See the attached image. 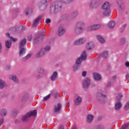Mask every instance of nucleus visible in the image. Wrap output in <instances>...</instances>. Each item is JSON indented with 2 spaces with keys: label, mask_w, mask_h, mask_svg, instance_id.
I'll use <instances>...</instances> for the list:
<instances>
[{
  "label": "nucleus",
  "mask_w": 129,
  "mask_h": 129,
  "mask_svg": "<svg viewBox=\"0 0 129 129\" xmlns=\"http://www.w3.org/2000/svg\"><path fill=\"white\" fill-rule=\"evenodd\" d=\"M86 48L88 50H91L92 49H93V48H94V43L93 42H90L88 43L86 45Z\"/></svg>",
  "instance_id": "15"
},
{
  "label": "nucleus",
  "mask_w": 129,
  "mask_h": 129,
  "mask_svg": "<svg viewBox=\"0 0 129 129\" xmlns=\"http://www.w3.org/2000/svg\"><path fill=\"white\" fill-rule=\"evenodd\" d=\"M42 19V17L41 16H38L37 18H36L33 21V23L32 24V27H35L37 26L38 23H39V21L40 20Z\"/></svg>",
  "instance_id": "11"
},
{
  "label": "nucleus",
  "mask_w": 129,
  "mask_h": 129,
  "mask_svg": "<svg viewBox=\"0 0 129 129\" xmlns=\"http://www.w3.org/2000/svg\"><path fill=\"white\" fill-rule=\"evenodd\" d=\"M2 49H3V45L2 42H0V54L2 53Z\"/></svg>",
  "instance_id": "48"
},
{
  "label": "nucleus",
  "mask_w": 129,
  "mask_h": 129,
  "mask_svg": "<svg viewBox=\"0 0 129 129\" xmlns=\"http://www.w3.org/2000/svg\"><path fill=\"white\" fill-rule=\"evenodd\" d=\"M51 96V94H48L46 96L44 97L43 99V101H46V100H48L50 98V97Z\"/></svg>",
  "instance_id": "35"
},
{
  "label": "nucleus",
  "mask_w": 129,
  "mask_h": 129,
  "mask_svg": "<svg viewBox=\"0 0 129 129\" xmlns=\"http://www.w3.org/2000/svg\"><path fill=\"white\" fill-rule=\"evenodd\" d=\"M11 40H12V41H13V42H16L17 41V39L16 38H12V37H10Z\"/></svg>",
  "instance_id": "49"
},
{
  "label": "nucleus",
  "mask_w": 129,
  "mask_h": 129,
  "mask_svg": "<svg viewBox=\"0 0 129 129\" xmlns=\"http://www.w3.org/2000/svg\"><path fill=\"white\" fill-rule=\"evenodd\" d=\"M33 14V10L32 8H28L25 10V15L28 16V15H31Z\"/></svg>",
  "instance_id": "24"
},
{
  "label": "nucleus",
  "mask_w": 129,
  "mask_h": 129,
  "mask_svg": "<svg viewBox=\"0 0 129 129\" xmlns=\"http://www.w3.org/2000/svg\"><path fill=\"white\" fill-rule=\"evenodd\" d=\"M116 3L119 8H120V9H121V5H122V4H123V3L122 2V1L117 0Z\"/></svg>",
  "instance_id": "32"
},
{
  "label": "nucleus",
  "mask_w": 129,
  "mask_h": 129,
  "mask_svg": "<svg viewBox=\"0 0 129 129\" xmlns=\"http://www.w3.org/2000/svg\"><path fill=\"white\" fill-rule=\"evenodd\" d=\"M44 49H41L39 52H37L36 55V57L37 58H41V57H43L44 55H45V52H44Z\"/></svg>",
  "instance_id": "14"
},
{
  "label": "nucleus",
  "mask_w": 129,
  "mask_h": 129,
  "mask_svg": "<svg viewBox=\"0 0 129 129\" xmlns=\"http://www.w3.org/2000/svg\"><path fill=\"white\" fill-rule=\"evenodd\" d=\"M82 102V98L80 96H78L75 100V105H80Z\"/></svg>",
  "instance_id": "12"
},
{
  "label": "nucleus",
  "mask_w": 129,
  "mask_h": 129,
  "mask_svg": "<svg viewBox=\"0 0 129 129\" xmlns=\"http://www.w3.org/2000/svg\"><path fill=\"white\" fill-rule=\"evenodd\" d=\"M58 129H64V127L63 126H60Z\"/></svg>",
  "instance_id": "56"
},
{
  "label": "nucleus",
  "mask_w": 129,
  "mask_h": 129,
  "mask_svg": "<svg viewBox=\"0 0 129 129\" xmlns=\"http://www.w3.org/2000/svg\"><path fill=\"white\" fill-rule=\"evenodd\" d=\"M38 72L40 74H44V70L41 68L38 69Z\"/></svg>",
  "instance_id": "40"
},
{
  "label": "nucleus",
  "mask_w": 129,
  "mask_h": 129,
  "mask_svg": "<svg viewBox=\"0 0 129 129\" xmlns=\"http://www.w3.org/2000/svg\"><path fill=\"white\" fill-rule=\"evenodd\" d=\"M117 77V76L116 75H114L112 77V79H113V80H115V79Z\"/></svg>",
  "instance_id": "53"
},
{
  "label": "nucleus",
  "mask_w": 129,
  "mask_h": 129,
  "mask_svg": "<svg viewBox=\"0 0 129 129\" xmlns=\"http://www.w3.org/2000/svg\"><path fill=\"white\" fill-rule=\"evenodd\" d=\"M61 107H62V106L60 103H58L56 105H55L53 109L54 112H59L61 109Z\"/></svg>",
  "instance_id": "13"
},
{
  "label": "nucleus",
  "mask_w": 129,
  "mask_h": 129,
  "mask_svg": "<svg viewBox=\"0 0 129 129\" xmlns=\"http://www.w3.org/2000/svg\"><path fill=\"white\" fill-rule=\"evenodd\" d=\"M86 41V38H81L78 40H77L75 43L74 45H81V44H83L84 42Z\"/></svg>",
  "instance_id": "9"
},
{
  "label": "nucleus",
  "mask_w": 129,
  "mask_h": 129,
  "mask_svg": "<svg viewBox=\"0 0 129 129\" xmlns=\"http://www.w3.org/2000/svg\"><path fill=\"white\" fill-rule=\"evenodd\" d=\"M28 98H29V95H28V94H25L22 97V101L23 102H25V101L28 100Z\"/></svg>",
  "instance_id": "31"
},
{
  "label": "nucleus",
  "mask_w": 129,
  "mask_h": 129,
  "mask_svg": "<svg viewBox=\"0 0 129 129\" xmlns=\"http://www.w3.org/2000/svg\"><path fill=\"white\" fill-rule=\"evenodd\" d=\"M125 66H126V67H129V62L128 61H126L125 63Z\"/></svg>",
  "instance_id": "51"
},
{
  "label": "nucleus",
  "mask_w": 129,
  "mask_h": 129,
  "mask_svg": "<svg viewBox=\"0 0 129 129\" xmlns=\"http://www.w3.org/2000/svg\"><path fill=\"white\" fill-rule=\"evenodd\" d=\"M26 43H27V39H26V38H24L21 40L19 43V49H21V48L24 47V46L26 45Z\"/></svg>",
  "instance_id": "19"
},
{
  "label": "nucleus",
  "mask_w": 129,
  "mask_h": 129,
  "mask_svg": "<svg viewBox=\"0 0 129 129\" xmlns=\"http://www.w3.org/2000/svg\"><path fill=\"white\" fill-rule=\"evenodd\" d=\"M101 25L100 24H95L88 26L87 28V30L88 32H91V31H97L99 29H100Z\"/></svg>",
  "instance_id": "6"
},
{
  "label": "nucleus",
  "mask_w": 129,
  "mask_h": 129,
  "mask_svg": "<svg viewBox=\"0 0 129 129\" xmlns=\"http://www.w3.org/2000/svg\"><path fill=\"white\" fill-rule=\"evenodd\" d=\"M32 39H33V37H32V35H29L28 38H27V40L28 41H29V42L32 41Z\"/></svg>",
  "instance_id": "42"
},
{
  "label": "nucleus",
  "mask_w": 129,
  "mask_h": 129,
  "mask_svg": "<svg viewBox=\"0 0 129 129\" xmlns=\"http://www.w3.org/2000/svg\"><path fill=\"white\" fill-rule=\"evenodd\" d=\"M100 56L101 57H102V58H106L107 57H108V51L106 50L103 51L100 54Z\"/></svg>",
  "instance_id": "23"
},
{
  "label": "nucleus",
  "mask_w": 129,
  "mask_h": 129,
  "mask_svg": "<svg viewBox=\"0 0 129 129\" xmlns=\"http://www.w3.org/2000/svg\"><path fill=\"white\" fill-rule=\"evenodd\" d=\"M128 78H129V75L127 74L125 76V79H128Z\"/></svg>",
  "instance_id": "54"
},
{
  "label": "nucleus",
  "mask_w": 129,
  "mask_h": 129,
  "mask_svg": "<svg viewBox=\"0 0 129 129\" xmlns=\"http://www.w3.org/2000/svg\"><path fill=\"white\" fill-rule=\"evenodd\" d=\"M109 8H110V4H109V3L108 2H105L102 5V10H103V11H106V12H107V13L105 12V11L103 12V15H104V16H107L110 15V9H109Z\"/></svg>",
  "instance_id": "3"
},
{
  "label": "nucleus",
  "mask_w": 129,
  "mask_h": 129,
  "mask_svg": "<svg viewBox=\"0 0 129 129\" xmlns=\"http://www.w3.org/2000/svg\"><path fill=\"white\" fill-rule=\"evenodd\" d=\"M110 86H111V83L108 82V84H107V87H110Z\"/></svg>",
  "instance_id": "50"
},
{
  "label": "nucleus",
  "mask_w": 129,
  "mask_h": 129,
  "mask_svg": "<svg viewBox=\"0 0 129 129\" xmlns=\"http://www.w3.org/2000/svg\"><path fill=\"white\" fill-rule=\"evenodd\" d=\"M41 77H42V76L41 75L37 76V78H41Z\"/></svg>",
  "instance_id": "58"
},
{
  "label": "nucleus",
  "mask_w": 129,
  "mask_h": 129,
  "mask_svg": "<svg viewBox=\"0 0 129 129\" xmlns=\"http://www.w3.org/2000/svg\"><path fill=\"white\" fill-rule=\"evenodd\" d=\"M89 85H90V79L89 78H86L83 81V86L84 88H88Z\"/></svg>",
  "instance_id": "7"
},
{
  "label": "nucleus",
  "mask_w": 129,
  "mask_h": 129,
  "mask_svg": "<svg viewBox=\"0 0 129 129\" xmlns=\"http://www.w3.org/2000/svg\"><path fill=\"white\" fill-rule=\"evenodd\" d=\"M5 87H6V82L2 80H0V89H3Z\"/></svg>",
  "instance_id": "28"
},
{
  "label": "nucleus",
  "mask_w": 129,
  "mask_h": 129,
  "mask_svg": "<svg viewBox=\"0 0 129 129\" xmlns=\"http://www.w3.org/2000/svg\"><path fill=\"white\" fill-rule=\"evenodd\" d=\"M92 120H93V115L91 114L88 115L87 118V121L88 122H91Z\"/></svg>",
  "instance_id": "30"
},
{
  "label": "nucleus",
  "mask_w": 129,
  "mask_h": 129,
  "mask_svg": "<svg viewBox=\"0 0 129 129\" xmlns=\"http://www.w3.org/2000/svg\"><path fill=\"white\" fill-rule=\"evenodd\" d=\"M31 116H37V110H34L23 116L22 118V121H23V122H27L28 119H29V117H31Z\"/></svg>",
  "instance_id": "2"
},
{
  "label": "nucleus",
  "mask_w": 129,
  "mask_h": 129,
  "mask_svg": "<svg viewBox=\"0 0 129 129\" xmlns=\"http://www.w3.org/2000/svg\"><path fill=\"white\" fill-rule=\"evenodd\" d=\"M96 129H104V127L103 126L99 125L96 127Z\"/></svg>",
  "instance_id": "46"
},
{
  "label": "nucleus",
  "mask_w": 129,
  "mask_h": 129,
  "mask_svg": "<svg viewBox=\"0 0 129 129\" xmlns=\"http://www.w3.org/2000/svg\"><path fill=\"white\" fill-rule=\"evenodd\" d=\"M103 12H105L106 14H107V12H106V10H103Z\"/></svg>",
  "instance_id": "59"
},
{
  "label": "nucleus",
  "mask_w": 129,
  "mask_h": 129,
  "mask_svg": "<svg viewBox=\"0 0 129 129\" xmlns=\"http://www.w3.org/2000/svg\"><path fill=\"white\" fill-rule=\"evenodd\" d=\"M50 46H46L45 48H42V50H44V53H45L46 51H50Z\"/></svg>",
  "instance_id": "37"
},
{
  "label": "nucleus",
  "mask_w": 129,
  "mask_h": 129,
  "mask_svg": "<svg viewBox=\"0 0 129 129\" xmlns=\"http://www.w3.org/2000/svg\"><path fill=\"white\" fill-rule=\"evenodd\" d=\"M115 26V23L114 22V21H110L108 24V26L110 29H112V28H113V27H114Z\"/></svg>",
  "instance_id": "29"
},
{
  "label": "nucleus",
  "mask_w": 129,
  "mask_h": 129,
  "mask_svg": "<svg viewBox=\"0 0 129 129\" xmlns=\"http://www.w3.org/2000/svg\"><path fill=\"white\" fill-rule=\"evenodd\" d=\"M57 76L58 73H57L56 72H54L52 75L50 77V80H51V81H55V80L56 79V78H57Z\"/></svg>",
  "instance_id": "21"
},
{
  "label": "nucleus",
  "mask_w": 129,
  "mask_h": 129,
  "mask_svg": "<svg viewBox=\"0 0 129 129\" xmlns=\"http://www.w3.org/2000/svg\"><path fill=\"white\" fill-rule=\"evenodd\" d=\"M6 36H7V37H9V38H11V37H10V33H7Z\"/></svg>",
  "instance_id": "55"
},
{
  "label": "nucleus",
  "mask_w": 129,
  "mask_h": 129,
  "mask_svg": "<svg viewBox=\"0 0 129 129\" xmlns=\"http://www.w3.org/2000/svg\"><path fill=\"white\" fill-rule=\"evenodd\" d=\"M5 46L6 48H8V49H10V48H11V46H12V41H9V40L6 41Z\"/></svg>",
  "instance_id": "27"
},
{
  "label": "nucleus",
  "mask_w": 129,
  "mask_h": 129,
  "mask_svg": "<svg viewBox=\"0 0 129 129\" xmlns=\"http://www.w3.org/2000/svg\"><path fill=\"white\" fill-rule=\"evenodd\" d=\"M15 122H16V123H17V122H18V120H15Z\"/></svg>",
  "instance_id": "60"
},
{
  "label": "nucleus",
  "mask_w": 129,
  "mask_h": 129,
  "mask_svg": "<svg viewBox=\"0 0 129 129\" xmlns=\"http://www.w3.org/2000/svg\"><path fill=\"white\" fill-rule=\"evenodd\" d=\"M93 77L95 80L99 81L100 79H101V76L97 73H94Z\"/></svg>",
  "instance_id": "22"
},
{
  "label": "nucleus",
  "mask_w": 129,
  "mask_h": 129,
  "mask_svg": "<svg viewBox=\"0 0 129 129\" xmlns=\"http://www.w3.org/2000/svg\"><path fill=\"white\" fill-rule=\"evenodd\" d=\"M129 109V102H127L124 106V110H127Z\"/></svg>",
  "instance_id": "39"
},
{
  "label": "nucleus",
  "mask_w": 129,
  "mask_h": 129,
  "mask_svg": "<svg viewBox=\"0 0 129 129\" xmlns=\"http://www.w3.org/2000/svg\"><path fill=\"white\" fill-rule=\"evenodd\" d=\"M80 68V66H77V64H75L73 66V70L74 71H76L77 70H78Z\"/></svg>",
  "instance_id": "36"
},
{
  "label": "nucleus",
  "mask_w": 129,
  "mask_h": 129,
  "mask_svg": "<svg viewBox=\"0 0 129 129\" xmlns=\"http://www.w3.org/2000/svg\"><path fill=\"white\" fill-rule=\"evenodd\" d=\"M42 7H44V6H42Z\"/></svg>",
  "instance_id": "61"
},
{
  "label": "nucleus",
  "mask_w": 129,
  "mask_h": 129,
  "mask_svg": "<svg viewBox=\"0 0 129 129\" xmlns=\"http://www.w3.org/2000/svg\"><path fill=\"white\" fill-rule=\"evenodd\" d=\"M3 123H4V119H2L0 120V126L1 125V124H3Z\"/></svg>",
  "instance_id": "52"
},
{
  "label": "nucleus",
  "mask_w": 129,
  "mask_h": 129,
  "mask_svg": "<svg viewBox=\"0 0 129 129\" xmlns=\"http://www.w3.org/2000/svg\"><path fill=\"white\" fill-rule=\"evenodd\" d=\"M98 6H99V4L95 1H92L90 4V7H91V8H97Z\"/></svg>",
  "instance_id": "17"
},
{
  "label": "nucleus",
  "mask_w": 129,
  "mask_h": 129,
  "mask_svg": "<svg viewBox=\"0 0 129 129\" xmlns=\"http://www.w3.org/2000/svg\"><path fill=\"white\" fill-rule=\"evenodd\" d=\"M127 124H125L124 125H123L121 127V128L120 129H125V128H127Z\"/></svg>",
  "instance_id": "41"
},
{
  "label": "nucleus",
  "mask_w": 129,
  "mask_h": 129,
  "mask_svg": "<svg viewBox=\"0 0 129 129\" xmlns=\"http://www.w3.org/2000/svg\"><path fill=\"white\" fill-rule=\"evenodd\" d=\"M65 29H64L63 27H60L58 28L57 33L59 36H62V35H64V34H65Z\"/></svg>",
  "instance_id": "16"
},
{
  "label": "nucleus",
  "mask_w": 129,
  "mask_h": 129,
  "mask_svg": "<svg viewBox=\"0 0 129 129\" xmlns=\"http://www.w3.org/2000/svg\"><path fill=\"white\" fill-rule=\"evenodd\" d=\"M45 23L46 24H49V23H51V19H46L45 20Z\"/></svg>",
  "instance_id": "44"
},
{
  "label": "nucleus",
  "mask_w": 129,
  "mask_h": 129,
  "mask_svg": "<svg viewBox=\"0 0 129 129\" xmlns=\"http://www.w3.org/2000/svg\"><path fill=\"white\" fill-rule=\"evenodd\" d=\"M125 27H126V24H123L121 27V30H122V31H123L124 29H125Z\"/></svg>",
  "instance_id": "43"
},
{
  "label": "nucleus",
  "mask_w": 129,
  "mask_h": 129,
  "mask_svg": "<svg viewBox=\"0 0 129 129\" xmlns=\"http://www.w3.org/2000/svg\"><path fill=\"white\" fill-rule=\"evenodd\" d=\"M20 50L19 51V56L20 57H23V56H24V55H25V54H26V49H25V48H22L21 47V48H20Z\"/></svg>",
  "instance_id": "20"
},
{
  "label": "nucleus",
  "mask_w": 129,
  "mask_h": 129,
  "mask_svg": "<svg viewBox=\"0 0 129 129\" xmlns=\"http://www.w3.org/2000/svg\"><path fill=\"white\" fill-rule=\"evenodd\" d=\"M87 74V73L86 71H84L82 73V76H83V77H85V76H86Z\"/></svg>",
  "instance_id": "45"
},
{
  "label": "nucleus",
  "mask_w": 129,
  "mask_h": 129,
  "mask_svg": "<svg viewBox=\"0 0 129 129\" xmlns=\"http://www.w3.org/2000/svg\"><path fill=\"white\" fill-rule=\"evenodd\" d=\"M7 113H8V111L5 109H3L0 110V115L1 116H6V115H7Z\"/></svg>",
  "instance_id": "25"
},
{
  "label": "nucleus",
  "mask_w": 129,
  "mask_h": 129,
  "mask_svg": "<svg viewBox=\"0 0 129 129\" xmlns=\"http://www.w3.org/2000/svg\"><path fill=\"white\" fill-rule=\"evenodd\" d=\"M32 56V54H28L26 56L23 58L22 59V61H26V60H28L29 58H30Z\"/></svg>",
  "instance_id": "33"
},
{
  "label": "nucleus",
  "mask_w": 129,
  "mask_h": 129,
  "mask_svg": "<svg viewBox=\"0 0 129 129\" xmlns=\"http://www.w3.org/2000/svg\"><path fill=\"white\" fill-rule=\"evenodd\" d=\"M42 39H43L42 36H40L39 37H36V38H35L34 42L35 43H38V42L42 41Z\"/></svg>",
  "instance_id": "34"
},
{
  "label": "nucleus",
  "mask_w": 129,
  "mask_h": 129,
  "mask_svg": "<svg viewBox=\"0 0 129 129\" xmlns=\"http://www.w3.org/2000/svg\"><path fill=\"white\" fill-rule=\"evenodd\" d=\"M122 97V95L121 94H118L117 95L116 100H117L118 102H117L115 104L114 108L115 110H119V109L121 108L122 105L119 101L121 100Z\"/></svg>",
  "instance_id": "4"
},
{
  "label": "nucleus",
  "mask_w": 129,
  "mask_h": 129,
  "mask_svg": "<svg viewBox=\"0 0 129 129\" xmlns=\"http://www.w3.org/2000/svg\"><path fill=\"white\" fill-rule=\"evenodd\" d=\"M86 58H87V55H86V51H84L82 53L81 57H79L76 61L77 65H79V64H81V62L82 61H84L86 60Z\"/></svg>",
  "instance_id": "5"
},
{
  "label": "nucleus",
  "mask_w": 129,
  "mask_h": 129,
  "mask_svg": "<svg viewBox=\"0 0 129 129\" xmlns=\"http://www.w3.org/2000/svg\"><path fill=\"white\" fill-rule=\"evenodd\" d=\"M120 42L122 44H123L125 42V39L122 38L121 39Z\"/></svg>",
  "instance_id": "47"
},
{
  "label": "nucleus",
  "mask_w": 129,
  "mask_h": 129,
  "mask_svg": "<svg viewBox=\"0 0 129 129\" xmlns=\"http://www.w3.org/2000/svg\"><path fill=\"white\" fill-rule=\"evenodd\" d=\"M85 24L82 21H79L77 23L75 28V32L76 34H81L84 31Z\"/></svg>",
  "instance_id": "1"
},
{
  "label": "nucleus",
  "mask_w": 129,
  "mask_h": 129,
  "mask_svg": "<svg viewBox=\"0 0 129 129\" xmlns=\"http://www.w3.org/2000/svg\"><path fill=\"white\" fill-rule=\"evenodd\" d=\"M9 79H10L11 80H13V81H14V82H15V83H19L20 82L19 79L15 75H10L9 76Z\"/></svg>",
  "instance_id": "10"
},
{
  "label": "nucleus",
  "mask_w": 129,
  "mask_h": 129,
  "mask_svg": "<svg viewBox=\"0 0 129 129\" xmlns=\"http://www.w3.org/2000/svg\"><path fill=\"white\" fill-rule=\"evenodd\" d=\"M97 98L99 102H102L104 100L106 99V95L102 94H99Z\"/></svg>",
  "instance_id": "8"
},
{
  "label": "nucleus",
  "mask_w": 129,
  "mask_h": 129,
  "mask_svg": "<svg viewBox=\"0 0 129 129\" xmlns=\"http://www.w3.org/2000/svg\"><path fill=\"white\" fill-rule=\"evenodd\" d=\"M78 15V13L74 12L72 14V17L73 19H74V18H76V17H77Z\"/></svg>",
  "instance_id": "38"
},
{
  "label": "nucleus",
  "mask_w": 129,
  "mask_h": 129,
  "mask_svg": "<svg viewBox=\"0 0 129 129\" xmlns=\"http://www.w3.org/2000/svg\"><path fill=\"white\" fill-rule=\"evenodd\" d=\"M96 37L98 41H99V42H100V43H101L102 44H103V43L105 42V40H104L102 36L100 35H97Z\"/></svg>",
  "instance_id": "26"
},
{
  "label": "nucleus",
  "mask_w": 129,
  "mask_h": 129,
  "mask_svg": "<svg viewBox=\"0 0 129 129\" xmlns=\"http://www.w3.org/2000/svg\"><path fill=\"white\" fill-rule=\"evenodd\" d=\"M71 129H76V126H74L72 127Z\"/></svg>",
  "instance_id": "57"
},
{
  "label": "nucleus",
  "mask_w": 129,
  "mask_h": 129,
  "mask_svg": "<svg viewBox=\"0 0 129 129\" xmlns=\"http://www.w3.org/2000/svg\"><path fill=\"white\" fill-rule=\"evenodd\" d=\"M61 3L58 2L54 7V11L55 12H58L59 11H61Z\"/></svg>",
  "instance_id": "18"
}]
</instances>
